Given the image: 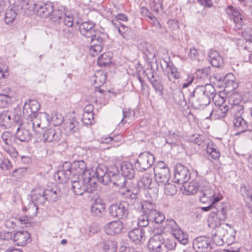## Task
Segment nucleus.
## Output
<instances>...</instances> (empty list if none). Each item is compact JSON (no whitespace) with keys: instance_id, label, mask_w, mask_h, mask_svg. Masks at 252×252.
I'll return each instance as SVG.
<instances>
[{"instance_id":"nucleus-4","label":"nucleus","mask_w":252,"mask_h":252,"mask_svg":"<svg viewBox=\"0 0 252 252\" xmlns=\"http://www.w3.org/2000/svg\"><path fill=\"white\" fill-rule=\"evenodd\" d=\"M155 181L158 186L166 185L170 178V171L168 165L162 161L158 163L154 169Z\"/></svg>"},{"instance_id":"nucleus-24","label":"nucleus","mask_w":252,"mask_h":252,"mask_svg":"<svg viewBox=\"0 0 252 252\" xmlns=\"http://www.w3.org/2000/svg\"><path fill=\"white\" fill-rule=\"evenodd\" d=\"M208 57L211 64L214 67L220 68L223 65L222 58L216 50L211 49L208 54Z\"/></svg>"},{"instance_id":"nucleus-63","label":"nucleus","mask_w":252,"mask_h":252,"mask_svg":"<svg viewBox=\"0 0 252 252\" xmlns=\"http://www.w3.org/2000/svg\"><path fill=\"white\" fill-rule=\"evenodd\" d=\"M176 245L177 243L175 240L172 239H168L164 242V247L168 250H174Z\"/></svg>"},{"instance_id":"nucleus-14","label":"nucleus","mask_w":252,"mask_h":252,"mask_svg":"<svg viewBox=\"0 0 252 252\" xmlns=\"http://www.w3.org/2000/svg\"><path fill=\"white\" fill-rule=\"evenodd\" d=\"M72 172L74 175V178L77 176L76 179H78L80 176H91V173L89 170L87 169V165L83 160L74 161L72 163Z\"/></svg>"},{"instance_id":"nucleus-49","label":"nucleus","mask_w":252,"mask_h":252,"mask_svg":"<svg viewBox=\"0 0 252 252\" xmlns=\"http://www.w3.org/2000/svg\"><path fill=\"white\" fill-rule=\"evenodd\" d=\"M2 149L11 158H16L18 153L12 145H1Z\"/></svg>"},{"instance_id":"nucleus-18","label":"nucleus","mask_w":252,"mask_h":252,"mask_svg":"<svg viewBox=\"0 0 252 252\" xmlns=\"http://www.w3.org/2000/svg\"><path fill=\"white\" fill-rule=\"evenodd\" d=\"M95 26V24L92 22H84L79 25V30L81 35L88 39L97 32Z\"/></svg>"},{"instance_id":"nucleus-39","label":"nucleus","mask_w":252,"mask_h":252,"mask_svg":"<svg viewBox=\"0 0 252 252\" xmlns=\"http://www.w3.org/2000/svg\"><path fill=\"white\" fill-rule=\"evenodd\" d=\"M37 4L34 3L33 1H29L24 2L22 5V8L24 10V13L27 15H32L34 12L36 11Z\"/></svg>"},{"instance_id":"nucleus-1","label":"nucleus","mask_w":252,"mask_h":252,"mask_svg":"<svg viewBox=\"0 0 252 252\" xmlns=\"http://www.w3.org/2000/svg\"><path fill=\"white\" fill-rule=\"evenodd\" d=\"M215 90L210 84L197 86L189 95V102L194 109H203L211 102L214 96Z\"/></svg>"},{"instance_id":"nucleus-50","label":"nucleus","mask_w":252,"mask_h":252,"mask_svg":"<svg viewBox=\"0 0 252 252\" xmlns=\"http://www.w3.org/2000/svg\"><path fill=\"white\" fill-rule=\"evenodd\" d=\"M161 186L164 187V193L167 195H173L176 193V187L173 184L168 182L166 185Z\"/></svg>"},{"instance_id":"nucleus-13","label":"nucleus","mask_w":252,"mask_h":252,"mask_svg":"<svg viewBox=\"0 0 252 252\" xmlns=\"http://www.w3.org/2000/svg\"><path fill=\"white\" fill-rule=\"evenodd\" d=\"M192 247L197 252H210L212 250L211 240L204 236L197 237L193 240Z\"/></svg>"},{"instance_id":"nucleus-9","label":"nucleus","mask_w":252,"mask_h":252,"mask_svg":"<svg viewBox=\"0 0 252 252\" xmlns=\"http://www.w3.org/2000/svg\"><path fill=\"white\" fill-rule=\"evenodd\" d=\"M102 35L101 33L97 32L88 39V42L90 43V53L93 57L95 56L102 50L104 42Z\"/></svg>"},{"instance_id":"nucleus-62","label":"nucleus","mask_w":252,"mask_h":252,"mask_svg":"<svg viewBox=\"0 0 252 252\" xmlns=\"http://www.w3.org/2000/svg\"><path fill=\"white\" fill-rule=\"evenodd\" d=\"M94 119L93 113H84L82 120L83 122L86 125L91 124L92 121Z\"/></svg>"},{"instance_id":"nucleus-25","label":"nucleus","mask_w":252,"mask_h":252,"mask_svg":"<svg viewBox=\"0 0 252 252\" xmlns=\"http://www.w3.org/2000/svg\"><path fill=\"white\" fill-rule=\"evenodd\" d=\"M145 232L142 229L136 228L129 231V238L135 244L143 243L145 240Z\"/></svg>"},{"instance_id":"nucleus-3","label":"nucleus","mask_w":252,"mask_h":252,"mask_svg":"<svg viewBox=\"0 0 252 252\" xmlns=\"http://www.w3.org/2000/svg\"><path fill=\"white\" fill-rule=\"evenodd\" d=\"M61 138V131L55 127H51L44 132L41 140L46 145L47 151L52 152L53 148L60 145Z\"/></svg>"},{"instance_id":"nucleus-20","label":"nucleus","mask_w":252,"mask_h":252,"mask_svg":"<svg viewBox=\"0 0 252 252\" xmlns=\"http://www.w3.org/2000/svg\"><path fill=\"white\" fill-rule=\"evenodd\" d=\"M124 228V223L121 221H113L104 226V230L108 235L120 233Z\"/></svg>"},{"instance_id":"nucleus-34","label":"nucleus","mask_w":252,"mask_h":252,"mask_svg":"<svg viewBox=\"0 0 252 252\" xmlns=\"http://www.w3.org/2000/svg\"><path fill=\"white\" fill-rule=\"evenodd\" d=\"M150 222H155L156 223H160L162 221H158L156 220H151L148 214L143 213L142 215L140 216L138 219L137 224L140 227H146L148 226Z\"/></svg>"},{"instance_id":"nucleus-61","label":"nucleus","mask_w":252,"mask_h":252,"mask_svg":"<svg viewBox=\"0 0 252 252\" xmlns=\"http://www.w3.org/2000/svg\"><path fill=\"white\" fill-rule=\"evenodd\" d=\"M226 12L229 15H231L233 17L237 16L241 14L240 11L236 7L233 6H228L226 9Z\"/></svg>"},{"instance_id":"nucleus-23","label":"nucleus","mask_w":252,"mask_h":252,"mask_svg":"<svg viewBox=\"0 0 252 252\" xmlns=\"http://www.w3.org/2000/svg\"><path fill=\"white\" fill-rule=\"evenodd\" d=\"M40 109V104L36 100H30L29 102H25L23 107V113L25 115H32L35 114V115H40L38 113V111Z\"/></svg>"},{"instance_id":"nucleus-7","label":"nucleus","mask_w":252,"mask_h":252,"mask_svg":"<svg viewBox=\"0 0 252 252\" xmlns=\"http://www.w3.org/2000/svg\"><path fill=\"white\" fill-rule=\"evenodd\" d=\"M128 204L126 202H122L111 205L108 208L109 213L111 217L117 219H125L128 215Z\"/></svg>"},{"instance_id":"nucleus-53","label":"nucleus","mask_w":252,"mask_h":252,"mask_svg":"<svg viewBox=\"0 0 252 252\" xmlns=\"http://www.w3.org/2000/svg\"><path fill=\"white\" fill-rule=\"evenodd\" d=\"M110 63V59L106 54H102L97 59V64L100 66H105Z\"/></svg>"},{"instance_id":"nucleus-47","label":"nucleus","mask_w":252,"mask_h":252,"mask_svg":"<svg viewBox=\"0 0 252 252\" xmlns=\"http://www.w3.org/2000/svg\"><path fill=\"white\" fill-rule=\"evenodd\" d=\"M196 76L203 79H208L211 75V67L208 66L202 69H199L196 71Z\"/></svg>"},{"instance_id":"nucleus-16","label":"nucleus","mask_w":252,"mask_h":252,"mask_svg":"<svg viewBox=\"0 0 252 252\" xmlns=\"http://www.w3.org/2000/svg\"><path fill=\"white\" fill-rule=\"evenodd\" d=\"M200 193L201 195L199 196V200L203 203L213 202L214 198L218 195L216 194L214 189L208 184L200 188Z\"/></svg>"},{"instance_id":"nucleus-11","label":"nucleus","mask_w":252,"mask_h":252,"mask_svg":"<svg viewBox=\"0 0 252 252\" xmlns=\"http://www.w3.org/2000/svg\"><path fill=\"white\" fill-rule=\"evenodd\" d=\"M93 174L91 176L93 177L95 179V177L97 180L104 185H107L112 180V175L113 173L110 171H107V169L103 166H98L94 171H92Z\"/></svg>"},{"instance_id":"nucleus-36","label":"nucleus","mask_w":252,"mask_h":252,"mask_svg":"<svg viewBox=\"0 0 252 252\" xmlns=\"http://www.w3.org/2000/svg\"><path fill=\"white\" fill-rule=\"evenodd\" d=\"M78 123L74 119H69L64 123V129L69 134H72L78 129Z\"/></svg>"},{"instance_id":"nucleus-2","label":"nucleus","mask_w":252,"mask_h":252,"mask_svg":"<svg viewBox=\"0 0 252 252\" xmlns=\"http://www.w3.org/2000/svg\"><path fill=\"white\" fill-rule=\"evenodd\" d=\"M82 180L71 179V189L75 194L81 195L84 192L92 193L96 188L95 179L92 176L82 177Z\"/></svg>"},{"instance_id":"nucleus-40","label":"nucleus","mask_w":252,"mask_h":252,"mask_svg":"<svg viewBox=\"0 0 252 252\" xmlns=\"http://www.w3.org/2000/svg\"><path fill=\"white\" fill-rule=\"evenodd\" d=\"M104 211V207L103 204L93 203L91 208V212L93 215L96 217L102 216Z\"/></svg>"},{"instance_id":"nucleus-51","label":"nucleus","mask_w":252,"mask_h":252,"mask_svg":"<svg viewBox=\"0 0 252 252\" xmlns=\"http://www.w3.org/2000/svg\"><path fill=\"white\" fill-rule=\"evenodd\" d=\"M230 111L231 114L235 115L236 116H240L244 112L243 107L242 105L234 104V105L231 106Z\"/></svg>"},{"instance_id":"nucleus-17","label":"nucleus","mask_w":252,"mask_h":252,"mask_svg":"<svg viewBox=\"0 0 252 252\" xmlns=\"http://www.w3.org/2000/svg\"><path fill=\"white\" fill-rule=\"evenodd\" d=\"M31 199L35 206L44 205L47 200V196L45 195V189L42 187H36L32 191Z\"/></svg>"},{"instance_id":"nucleus-43","label":"nucleus","mask_w":252,"mask_h":252,"mask_svg":"<svg viewBox=\"0 0 252 252\" xmlns=\"http://www.w3.org/2000/svg\"><path fill=\"white\" fill-rule=\"evenodd\" d=\"M63 14L62 10L53 9V12L50 15V19L55 24H61Z\"/></svg>"},{"instance_id":"nucleus-29","label":"nucleus","mask_w":252,"mask_h":252,"mask_svg":"<svg viewBox=\"0 0 252 252\" xmlns=\"http://www.w3.org/2000/svg\"><path fill=\"white\" fill-rule=\"evenodd\" d=\"M168 68V77L170 81L178 79L181 77L180 72L172 62H165Z\"/></svg>"},{"instance_id":"nucleus-22","label":"nucleus","mask_w":252,"mask_h":252,"mask_svg":"<svg viewBox=\"0 0 252 252\" xmlns=\"http://www.w3.org/2000/svg\"><path fill=\"white\" fill-rule=\"evenodd\" d=\"M63 192L59 186H56L52 189H45V195L47 200L57 201L63 196Z\"/></svg>"},{"instance_id":"nucleus-28","label":"nucleus","mask_w":252,"mask_h":252,"mask_svg":"<svg viewBox=\"0 0 252 252\" xmlns=\"http://www.w3.org/2000/svg\"><path fill=\"white\" fill-rule=\"evenodd\" d=\"M121 171L122 176L127 177L129 179L132 178L134 176V170L132 164L129 162H123L121 164Z\"/></svg>"},{"instance_id":"nucleus-5","label":"nucleus","mask_w":252,"mask_h":252,"mask_svg":"<svg viewBox=\"0 0 252 252\" xmlns=\"http://www.w3.org/2000/svg\"><path fill=\"white\" fill-rule=\"evenodd\" d=\"M112 178V180L111 182L120 189L119 191L122 194L127 198H136L137 192H131L127 186L128 181L126 177L113 173Z\"/></svg>"},{"instance_id":"nucleus-33","label":"nucleus","mask_w":252,"mask_h":252,"mask_svg":"<svg viewBox=\"0 0 252 252\" xmlns=\"http://www.w3.org/2000/svg\"><path fill=\"white\" fill-rule=\"evenodd\" d=\"M184 187V193L187 195L194 194L197 192L200 188L199 183L195 181L190 182L188 184V186L186 184H183Z\"/></svg>"},{"instance_id":"nucleus-38","label":"nucleus","mask_w":252,"mask_h":252,"mask_svg":"<svg viewBox=\"0 0 252 252\" xmlns=\"http://www.w3.org/2000/svg\"><path fill=\"white\" fill-rule=\"evenodd\" d=\"M164 228L166 231L171 232L173 234L180 228L174 220L169 219L166 220Z\"/></svg>"},{"instance_id":"nucleus-57","label":"nucleus","mask_w":252,"mask_h":252,"mask_svg":"<svg viewBox=\"0 0 252 252\" xmlns=\"http://www.w3.org/2000/svg\"><path fill=\"white\" fill-rule=\"evenodd\" d=\"M151 83L156 91L159 92L160 95H162L163 86L160 81L155 79L151 80Z\"/></svg>"},{"instance_id":"nucleus-56","label":"nucleus","mask_w":252,"mask_h":252,"mask_svg":"<svg viewBox=\"0 0 252 252\" xmlns=\"http://www.w3.org/2000/svg\"><path fill=\"white\" fill-rule=\"evenodd\" d=\"M118 32L124 38L127 39L131 32V29L122 24L121 27L118 28Z\"/></svg>"},{"instance_id":"nucleus-10","label":"nucleus","mask_w":252,"mask_h":252,"mask_svg":"<svg viewBox=\"0 0 252 252\" xmlns=\"http://www.w3.org/2000/svg\"><path fill=\"white\" fill-rule=\"evenodd\" d=\"M152 174L148 173H145L141 180L137 183V187L139 189H148V193L151 194L153 193L154 197H157L158 191V188L156 187L154 188L152 185Z\"/></svg>"},{"instance_id":"nucleus-54","label":"nucleus","mask_w":252,"mask_h":252,"mask_svg":"<svg viewBox=\"0 0 252 252\" xmlns=\"http://www.w3.org/2000/svg\"><path fill=\"white\" fill-rule=\"evenodd\" d=\"M12 165L8 158H0V168L2 170H9L11 169Z\"/></svg>"},{"instance_id":"nucleus-45","label":"nucleus","mask_w":252,"mask_h":252,"mask_svg":"<svg viewBox=\"0 0 252 252\" xmlns=\"http://www.w3.org/2000/svg\"><path fill=\"white\" fill-rule=\"evenodd\" d=\"M103 250L105 252H115L117 250V244L115 241L108 240L104 242Z\"/></svg>"},{"instance_id":"nucleus-27","label":"nucleus","mask_w":252,"mask_h":252,"mask_svg":"<svg viewBox=\"0 0 252 252\" xmlns=\"http://www.w3.org/2000/svg\"><path fill=\"white\" fill-rule=\"evenodd\" d=\"M12 112L4 110L0 112V126L6 128L9 127L12 125Z\"/></svg>"},{"instance_id":"nucleus-21","label":"nucleus","mask_w":252,"mask_h":252,"mask_svg":"<svg viewBox=\"0 0 252 252\" xmlns=\"http://www.w3.org/2000/svg\"><path fill=\"white\" fill-rule=\"evenodd\" d=\"M30 234L26 231H18L13 235L14 242L18 246L26 245L31 241Z\"/></svg>"},{"instance_id":"nucleus-58","label":"nucleus","mask_w":252,"mask_h":252,"mask_svg":"<svg viewBox=\"0 0 252 252\" xmlns=\"http://www.w3.org/2000/svg\"><path fill=\"white\" fill-rule=\"evenodd\" d=\"M14 101V99L0 95V107L4 108L10 105Z\"/></svg>"},{"instance_id":"nucleus-19","label":"nucleus","mask_w":252,"mask_h":252,"mask_svg":"<svg viewBox=\"0 0 252 252\" xmlns=\"http://www.w3.org/2000/svg\"><path fill=\"white\" fill-rule=\"evenodd\" d=\"M53 4L51 2L37 3L36 5L37 15L41 18L48 17L53 12Z\"/></svg>"},{"instance_id":"nucleus-64","label":"nucleus","mask_w":252,"mask_h":252,"mask_svg":"<svg viewBox=\"0 0 252 252\" xmlns=\"http://www.w3.org/2000/svg\"><path fill=\"white\" fill-rule=\"evenodd\" d=\"M243 36L247 41L252 42V29L250 28H247L243 32Z\"/></svg>"},{"instance_id":"nucleus-8","label":"nucleus","mask_w":252,"mask_h":252,"mask_svg":"<svg viewBox=\"0 0 252 252\" xmlns=\"http://www.w3.org/2000/svg\"><path fill=\"white\" fill-rule=\"evenodd\" d=\"M143 213L148 214L151 220H156L158 221H163L165 219L163 214L156 210L155 205L150 201H143L140 203Z\"/></svg>"},{"instance_id":"nucleus-30","label":"nucleus","mask_w":252,"mask_h":252,"mask_svg":"<svg viewBox=\"0 0 252 252\" xmlns=\"http://www.w3.org/2000/svg\"><path fill=\"white\" fill-rule=\"evenodd\" d=\"M16 139H18L22 142H28L32 138V134L29 129L23 127L20 128L18 127L16 131Z\"/></svg>"},{"instance_id":"nucleus-31","label":"nucleus","mask_w":252,"mask_h":252,"mask_svg":"<svg viewBox=\"0 0 252 252\" xmlns=\"http://www.w3.org/2000/svg\"><path fill=\"white\" fill-rule=\"evenodd\" d=\"M106 74L102 71H98L95 73L93 78V84L96 88L102 86L106 80Z\"/></svg>"},{"instance_id":"nucleus-35","label":"nucleus","mask_w":252,"mask_h":252,"mask_svg":"<svg viewBox=\"0 0 252 252\" xmlns=\"http://www.w3.org/2000/svg\"><path fill=\"white\" fill-rule=\"evenodd\" d=\"M1 138L3 143L1 145H12L16 140L15 136L9 131L3 132L1 135Z\"/></svg>"},{"instance_id":"nucleus-55","label":"nucleus","mask_w":252,"mask_h":252,"mask_svg":"<svg viewBox=\"0 0 252 252\" xmlns=\"http://www.w3.org/2000/svg\"><path fill=\"white\" fill-rule=\"evenodd\" d=\"M215 232H213L216 235H218L220 237H223L226 238L227 235H228L227 230L221 225H220L215 228Z\"/></svg>"},{"instance_id":"nucleus-12","label":"nucleus","mask_w":252,"mask_h":252,"mask_svg":"<svg viewBox=\"0 0 252 252\" xmlns=\"http://www.w3.org/2000/svg\"><path fill=\"white\" fill-rule=\"evenodd\" d=\"M190 174L188 169L182 164H177L175 168L174 183L179 184H187L190 179Z\"/></svg>"},{"instance_id":"nucleus-42","label":"nucleus","mask_w":252,"mask_h":252,"mask_svg":"<svg viewBox=\"0 0 252 252\" xmlns=\"http://www.w3.org/2000/svg\"><path fill=\"white\" fill-rule=\"evenodd\" d=\"M172 235L181 244L186 245L188 243L187 234L185 233L180 228L178 229L177 232H175Z\"/></svg>"},{"instance_id":"nucleus-44","label":"nucleus","mask_w":252,"mask_h":252,"mask_svg":"<svg viewBox=\"0 0 252 252\" xmlns=\"http://www.w3.org/2000/svg\"><path fill=\"white\" fill-rule=\"evenodd\" d=\"M59 180L62 182H65L70 178V176L72 177L74 176L73 175L72 170L70 171H58L56 173Z\"/></svg>"},{"instance_id":"nucleus-60","label":"nucleus","mask_w":252,"mask_h":252,"mask_svg":"<svg viewBox=\"0 0 252 252\" xmlns=\"http://www.w3.org/2000/svg\"><path fill=\"white\" fill-rule=\"evenodd\" d=\"M73 18L72 16H67L63 14L62 18V23L68 27H71L73 24Z\"/></svg>"},{"instance_id":"nucleus-48","label":"nucleus","mask_w":252,"mask_h":252,"mask_svg":"<svg viewBox=\"0 0 252 252\" xmlns=\"http://www.w3.org/2000/svg\"><path fill=\"white\" fill-rule=\"evenodd\" d=\"M240 192L243 196L252 201V189L245 185H242Z\"/></svg>"},{"instance_id":"nucleus-6","label":"nucleus","mask_w":252,"mask_h":252,"mask_svg":"<svg viewBox=\"0 0 252 252\" xmlns=\"http://www.w3.org/2000/svg\"><path fill=\"white\" fill-rule=\"evenodd\" d=\"M154 155L147 152L141 153L134 163L136 170L143 172L149 169L154 162Z\"/></svg>"},{"instance_id":"nucleus-32","label":"nucleus","mask_w":252,"mask_h":252,"mask_svg":"<svg viewBox=\"0 0 252 252\" xmlns=\"http://www.w3.org/2000/svg\"><path fill=\"white\" fill-rule=\"evenodd\" d=\"M235 128L239 132H245L247 129V124L246 121L240 116H236L233 121Z\"/></svg>"},{"instance_id":"nucleus-59","label":"nucleus","mask_w":252,"mask_h":252,"mask_svg":"<svg viewBox=\"0 0 252 252\" xmlns=\"http://www.w3.org/2000/svg\"><path fill=\"white\" fill-rule=\"evenodd\" d=\"M222 198V195L218 193L217 197H215L213 199V201L211 202V204L207 207H201V209L202 211L207 212L212 208H214V205L216 203L218 202Z\"/></svg>"},{"instance_id":"nucleus-46","label":"nucleus","mask_w":252,"mask_h":252,"mask_svg":"<svg viewBox=\"0 0 252 252\" xmlns=\"http://www.w3.org/2000/svg\"><path fill=\"white\" fill-rule=\"evenodd\" d=\"M206 152L214 159H218L220 156L219 151L215 148L213 144H208L206 148Z\"/></svg>"},{"instance_id":"nucleus-41","label":"nucleus","mask_w":252,"mask_h":252,"mask_svg":"<svg viewBox=\"0 0 252 252\" xmlns=\"http://www.w3.org/2000/svg\"><path fill=\"white\" fill-rule=\"evenodd\" d=\"M17 16L16 10L10 8L6 10L5 15V22L7 24L12 23L16 19Z\"/></svg>"},{"instance_id":"nucleus-26","label":"nucleus","mask_w":252,"mask_h":252,"mask_svg":"<svg viewBox=\"0 0 252 252\" xmlns=\"http://www.w3.org/2000/svg\"><path fill=\"white\" fill-rule=\"evenodd\" d=\"M214 210L212 212L216 214V216L220 218V220L225 221L227 218V206L224 203H216L214 207Z\"/></svg>"},{"instance_id":"nucleus-52","label":"nucleus","mask_w":252,"mask_h":252,"mask_svg":"<svg viewBox=\"0 0 252 252\" xmlns=\"http://www.w3.org/2000/svg\"><path fill=\"white\" fill-rule=\"evenodd\" d=\"M234 77L232 73H228L224 77H223V82L224 83L225 87H232L234 88Z\"/></svg>"},{"instance_id":"nucleus-37","label":"nucleus","mask_w":252,"mask_h":252,"mask_svg":"<svg viewBox=\"0 0 252 252\" xmlns=\"http://www.w3.org/2000/svg\"><path fill=\"white\" fill-rule=\"evenodd\" d=\"M208 226L211 228H215L220 225L222 220H220V218L216 216V214L211 212L208 218Z\"/></svg>"},{"instance_id":"nucleus-15","label":"nucleus","mask_w":252,"mask_h":252,"mask_svg":"<svg viewBox=\"0 0 252 252\" xmlns=\"http://www.w3.org/2000/svg\"><path fill=\"white\" fill-rule=\"evenodd\" d=\"M164 238L161 234L158 232L150 239L147 248L150 252H162Z\"/></svg>"}]
</instances>
